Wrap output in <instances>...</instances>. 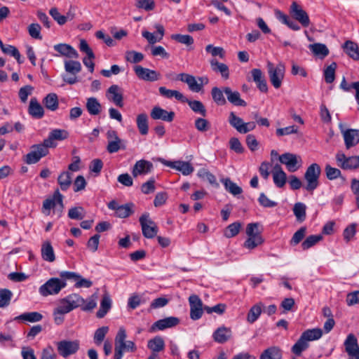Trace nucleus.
Masks as SVG:
<instances>
[{
  "label": "nucleus",
  "instance_id": "1",
  "mask_svg": "<svg viewBox=\"0 0 359 359\" xmlns=\"http://www.w3.org/2000/svg\"><path fill=\"white\" fill-rule=\"evenodd\" d=\"M127 337L126 330L121 327L119 328L115 337L114 359H121L124 351L134 352L136 346L132 341H126Z\"/></svg>",
  "mask_w": 359,
  "mask_h": 359
},
{
  "label": "nucleus",
  "instance_id": "2",
  "mask_svg": "<svg viewBox=\"0 0 359 359\" xmlns=\"http://www.w3.org/2000/svg\"><path fill=\"white\" fill-rule=\"evenodd\" d=\"M320 173L321 168L318 163H313L307 168L304 174V179L306 182L304 188L306 191L313 193L319 186Z\"/></svg>",
  "mask_w": 359,
  "mask_h": 359
},
{
  "label": "nucleus",
  "instance_id": "3",
  "mask_svg": "<svg viewBox=\"0 0 359 359\" xmlns=\"http://www.w3.org/2000/svg\"><path fill=\"white\" fill-rule=\"evenodd\" d=\"M62 195L58 190H56L53 198L46 199L43 203L42 212L46 215H50V210L53 209V212H57V216L60 217L62 209Z\"/></svg>",
  "mask_w": 359,
  "mask_h": 359
},
{
  "label": "nucleus",
  "instance_id": "4",
  "mask_svg": "<svg viewBox=\"0 0 359 359\" xmlns=\"http://www.w3.org/2000/svg\"><path fill=\"white\" fill-rule=\"evenodd\" d=\"M66 285L65 281L57 278H51L40 286L39 292L43 297L57 294Z\"/></svg>",
  "mask_w": 359,
  "mask_h": 359
},
{
  "label": "nucleus",
  "instance_id": "5",
  "mask_svg": "<svg viewBox=\"0 0 359 359\" xmlns=\"http://www.w3.org/2000/svg\"><path fill=\"white\" fill-rule=\"evenodd\" d=\"M267 69L271 84L275 88H279L284 78L285 65L280 62L275 67L272 62H268Z\"/></svg>",
  "mask_w": 359,
  "mask_h": 359
},
{
  "label": "nucleus",
  "instance_id": "6",
  "mask_svg": "<svg viewBox=\"0 0 359 359\" xmlns=\"http://www.w3.org/2000/svg\"><path fill=\"white\" fill-rule=\"evenodd\" d=\"M106 137L107 140V151L109 154L116 153L121 149H126V142L118 137L116 130H107Z\"/></svg>",
  "mask_w": 359,
  "mask_h": 359
},
{
  "label": "nucleus",
  "instance_id": "7",
  "mask_svg": "<svg viewBox=\"0 0 359 359\" xmlns=\"http://www.w3.org/2000/svg\"><path fill=\"white\" fill-rule=\"evenodd\" d=\"M143 236L147 238H154L158 231L156 224L150 218L149 214L145 212L139 219Z\"/></svg>",
  "mask_w": 359,
  "mask_h": 359
},
{
  "label": "nucleus",
  "instance_id": "8",
  "mask_svg": "<svg viewBox=\"0 0 359 359\" xmlns=\"http://www.w3.org/2000/svg\"><path fill=\"white\" fill-rule=\"evenodd\" d=\"M49 151L46 146L42 142L34 144L31 147V151L24 156V161L27 164H34L40 159L48 155Z\"/></svg>",
  "mask_w": 359,
  "mask_h": 359
},
{
  "label": "nucleus",
  "instance_id": "9",
  "mask_svg": "<svg viewBox=\"0 0 359 359\" xmlns=\"http://www.w3.org/2000/svg\"><path fill=\"white\" fill-rule=\"evenodd\" d=\"M335 160L337 166L343 170H355L359 168V155L346 156L343 152L338 151Z\"/></svg>",
  "mask_w": 359,
  "mask_h": 359
},
{
  "label": "nucleus",
  "instance_id": "10",
  "mask_svg": "<svg viewBox=\"0 0 359 359\" xmlns=\"http://www.w3.org/2000/svg\"><path fill=\"white\" fill-rule=\"evenodd\" d=\"M280 162L285 165L288 171L294 172L298 170L302 165L301 156L292 153H285L278 156Z\"/></svg>",
  "mask_w": 359,
  "mask_h": 359
},
{
  "label": "nucleus",
  "instance_id": "11",
  "mask_svg": "<svg viewBox=\"0 0 359 359\" xmlns=\"http://www.w3.org/2000/svg\"><path fill=\"white\" fill-rule=\"evenodd\" d=\"M79 346L80 344L78 340H62L57 343L58 353L65 358L75 354L79 349Z\"/></svg>",
  "mask_w": 359,
  "mask_h": 359
},
{
  "label": "nucleus",
  "instance_id": "12",
  "mask_svg": "<svg viewBox=\"0 0 359 359\" xmlns=\"http://www.w3.org/2000/svg\"><path fill=\"white\" fill-rule=\"evenodd\" d=\"M290 13L292 17L298 21L304 27H308L310 20L307 13L296 1H293L290 8Z\"/></svg>",
  "mask_w": 359,
  "mask_h": 359
},
{
  "label": "nucleus",
  "instance_id": "13",
  "mask_svg": "<svg viewBox=\"0 0 359 359\" xmlns=\"http://www.w3.org/2000/svg\"><path fill=\"white\" fill-rule=\"evenodd\" d=\"M190 306V318L193 320L200 319L203 313L204 306L199 297L196 294H192L189 297Z\"/></svg>",
  "mask_w": 359,
  "mask_h": 359
},
{
  "label": "nucleus",
  "instance_id": "14",
  "mask_svg": "<svg viewBox=\"0 0 359 359\" xmlns=\"http://www.w3.org/2000/svg\"><path fill=\"white\" fill-rule=\"evenodd\" d=\"M68 137L69 133L67 130L64 129H54L49 133L48 137L43 140V143L48 149L55 148L57 146V144L55 142V140L62 141L67 139Z\"/></svg>",
  "mask_w": 359,
  "mask_h": 359
},
{
  "label": "nucleus",
  "instance_id": "15",
  "mask_svg": "<svg viewBox=\"0 0 359 359\" xmlns=\"http://www.w3.org/2000/svg\"><path fill=\"white\" fill-rule=\"evenodd\" d=\"M134 72L140 79L147 81H156L161 77V74L156 71L144 68L140 65L135 66Z\"/></svg>",
  "mask_w": 359,
  "mask_h": 359
},
{
  "label": "nucleus",
  "instance_id": "16",
  "mask_svg": "<svg viewBox=\"0 0 359 359\" xmlns=\"http://www.w3.org/2000/svg\"><path fill=\"white\" fill-rule=\"evenodd\" d=\"M79 49L81 52L86 54V57L83 59V62L88 68L89 71L93 73L95 67L93 60L95 58V55L86 40H80Z\"/></svg>",
  "mask_w": 359,
  "mask_h": 359
},
{
  "label": "nucleus",
  "instance_id": "17",
  "mask_svg": "<svg viewBox=\"0 0 359 359\" xmlns=\"http://www.w3.org/2000/svg\"><path fill=\"white\" fill-rule=\"evenodd\" d=\"M344 344L349 358L357 356L356 359H359V345L353 334H349L347 336Z\"/></svg>",
  "mask_w": 359,
  "mask_h": 359
},
{
  "label": "nucleus",
  "instance_id": "18",
  "mask_svg": "<svg viewBox=\"0 0 359 359\" xmlns=\"http://www.w3.org/2000/svg\"><path fill=\"white\" fill-rule=\"evenodd\" d=\"M179 323L180 319L174 316L167 317L156 321L151 327V332L171 328L175 327Z\"/></svg>",
  "mask_w": 359,
  "mask_h": 359
},
{
  "label": "nucleus",
  "instance_id": "19",
  "mask_svg": "<svg viewBox=\"0 0 359 359\" xmlns=\"http://www.w3.org/2000/svg\"><path fill=\"white\" fill-rule=\"evenodd\" d=\"M151 117L154 120H162L167 122H171L175 117L173 111H168L160 107H154L150 113Z\"/></svg>",
  "mask_w": 359,
  "mask_h": 359
},
{
  "label": "nucleus",
  "instance_id": "20",
  "mask_svg": "<svg viewBox=\"0 0 359 359\" xmlns=\"http://www.w3.org/2000/svg\"><path fill=\"white\" fill-rule=\"evenodd\" d=\"M346 149H350L359 143V130L348 129L343 132Z\"/></svg>",
  "mask_w": 359,
  "mask_h": 359
},
{
  "label": "nucleus",
  "instance_id": "21",
  "mask_svg": "<svg viewBox=\"0 0 359 359\" xmlns=\"http://www.w3.org/2000/svg\"><path fill=\"white\" fill-rule=\"evenodd\" d=\"M155 28L157 31L156 34L151 33L148 31H143L142 33V36L146 39L150 44H154L156 42L161 41L165 34V29L163 25L156 24L155 25Z\"/></svg>",
  "mask_w": 359,
  "mask_h": 359
},
{
  "label": "nucleus",
  "instance_id": "22",
  "mask_svg": "<svg viewBox=\"0 0 359 359\" xmlns=\"http://www.w3.org/2000/svg\"><path fill=\"white\" fill-rule=\"evenodd\" d=\"M231 328L225 326L218 327L212 334L213 339L219 344H224L231 339Z\"/></svg>",
  "mask_w": 359,
  "mask_h": 359
},
{
  "label": "nucleus",
  "instance_id": "23",
  "mask_svg": "<svg viewBox=\"0 0 359 359\" xmlns=\"http://www.w3.org/2000/svg\"><path fill=\"white\" fill-rule=\"evenodd\" d=\"M153 164L151 162L146 160H140L135 163L132 170V174L134 177L142 174H147L151 172Z\"/></svg>",
  "mask_w": 359,
  "mask_h": 359
},
{
  "label": "nucleus",
  "instance_id": "24",
  "mask_svg": "<svg viewBox=\"0 0 359 359\" xmlns=\"http://www.w3.org/2000/svg\"><path fill=\"white\" fill-rule=\"evenodd\" d=\"M29 114L36 119L41 118L44 115V109L36 97L31 98L28 107Z\"/></svg>",
  "mask_w": 359,
  "mask_h": 359
},
{
  "label": "nucleus",
  "instance_id": "25",
  "mask_svg": "<svg viewBox=\"0 0 359 359\" xmlns=\"http://www.w3.org/2000/svg\"><path fill=\"white\" fill-rule=\"evenodd\" d=\"M54 49L61 55L69 58H78L77 51L70 45L67 43H59L54 46Z\"/></svg>",
  "mask_w": 359,
  "mask_h": 359
},
{
  "label": "nucleus",
  "instance_id": "26",
  "mask_svg": "<svg viewBox=\"0 0 359 359\" xmlns=\"http://www.w3.org/2000/svg\"><path fill=\"white\" fill-rule=\"evenodd\" d=\"M224 92L226 95L227 100L229 102L235 106L245 107L247 103L245 100L241 98V95L238 91H233L229 87H225Z\"/></svg>",
  "mask_w": 359,
  "mask_h": 359
},
{
  "label": "nucleus",
  "instance_id": "27",
  "mask_svg": "<svg viewBox=\"0 0 359 359\" xmlns=\"http://www.w3.org/2000/svg\"><path fill=\"white\" fill-rule=\"evenodd\" d=\"M165 164L180 171L184 175H190L194 170L191 163L185 161L168 162Z\"/></svg>",
  "mask_w": 359,
  "mask_h": 359
},
{
  "label": "nucleus",
  "instance_id": "28",
  "mask_svg": "<svg viewBox=\"0 0 359 359\" xmlns=\"http://www.w3.org/2000/svg\"><path fill=\"white\" fill-rule=\"evenodd\" d=\"M210 64L213 72L219 73L224 79H229V69L226 64L219 62L216 58L211 59Z\"/></svg>",
  "mask_w": 359,
  "mask_h": 359
},
{
  "label": "nucleus",
  "instance_id": "29",
  "mask_svg": "<svg viewBox=\"0 0 359 359\" xmlns=\"http://www.w3.org/2000/svg\"><path fill=\"white\" fill-rule=\"evenodd\" d=\"M283 351L276 346H272L265 349L260 355L259 359H281Z\"/></svg>",
  "mask_w": 359,
  "mask_h": 359
},
{
  "label": "nucleus",
  "instance_id": "30",
  "mask_svg": "<svg viewBox=\"0 0 359 359\" xmlns=\"http://www.w3.org/2000/svg\"><path fill=\"white\" fill-rule=\"evenodd\" d=\"M309 48L315 56H317L321 60L324 59L330 53V50L326 45L321 43L309 44Z\"/></svg>",
  "mask_w": 359,
  "mask_h": 359
},
{
  "label": "nucleus",
  "instance_id": "31",
  "mask_svg": "<svg viewBox=\"0 0 359 359\" xmlns=\"http://www.w3.org/2000/svg\"><path fill=\"white\" fill-rule=\"evenodd\" d=\"M342 48L344 52L353 60H359V47L358 44L352 41H346Z\"/></svg>",
  "mask_w": 359,
  "mask_h": 359
},
{
  "label": "nucleus",
  "instance_id": "32",
  "mask_svg": "<svg viewBox=\"0 0 359 359\" xmlns=\"http://www.w3.org/2000/svg\"><path fill=\"white\" fill-rule=\"evenodd\" d=\"M159 93L161 96L166 98L175 97L177 100L180 102L187 101V98L184 95L178 90L167 89L165 87L161 86L158 88Z\"/></svg>",
  "mask_w": 359,
  "mask_h": 359
},
{
  "label": "nucleus",
  "instance_id": "33",
  "mask_svg": "<svg viewBox=\"0 0 359 359\" xmlns=\"http://www.w3.org/2000/svg\"><path fill=\"white\" fill-rule=\"evenodd\" d=\"M111 299L107 293H105L100 302V309L97 311L96 316L99 318H102L105 316L107 312L111 308Z\"/></svg>",
  "mask_w": 359,
  "mask_h": 359
},
{
  "label": "nucleus",
  "instance_id": "34",
  "mask_svg": "<svg viewBox=\"0 0 359 359\" xmlns=\"http://www.w3.org/2000/svg\"><path fill=\"white\" fill-rule=\"evenodd\" d=\"M86 107L88 112L92 116L98 115L102 111L101 104L93 97L87 99Z\"/></svg>",
  "mask_w": 359,
  "mask_h": 359
},
{
  "label": "nucleus",
  "instance_id": "35",
  "mask_svg": "<svg viewBox=\"0 0 359 359\" xmlns=\"http://www.w3.org/2000/svg\"><path fill=\"white\" fill-rule=\"evenodd\" d=\"M147 346L152 351V353L157 354V353L164 350L165 341L163 337L156 336L148 341Z\"/></svg>",
  "mask_w": 359,
  "mask_h": 359
},
{
  "label": "nucleus",
  "instance_id": "36",
  "mask_svg": "<svg viewBox=\"0 0 359 359\" xmlns=\"http://www.w3.org/2000/svg\"><path fill=\"white\" fill-rule=\"evenodd\" d=\"M120 88L117 85H112L108 89V93L111 95L109 98L116 105L122 107L123 106V95L119 92Z\"/></svg>",
  "mask_w": 359,
  "mask_h": 359
},
{
  "label": "nucleus",
  "instance_id": "37",
  "mask_svg": "<svg viewBox=\"0 0 359 359\" xmlns=\"http://www.w3.org/2000/svg\"><path fill=\"white\" fill-rule=\"evenodd\" d=\"M41 257L47 262H53L55 259L53 248L49 241H46L41 246Z\"/></svg>",
  "mask_w": 359,
  "mask_h": 359
},
{
  "label": "nucleus",
  "instance_id": "38",
  "mask_svg": "<svg viewBox=\"0 0 359 359\" xmlns=\"http://www.w3.org/2000/svg\"><path fill=\"white\" fill-rule=\"evenodd\" d=\"M137 127L142 135H146L149 132L148 116L146 114H138L136 118Z\"/></svg>",
  "mask_w": 359,
  "mask_h": 359
},
{
  "label": "nucleus",
  "instance_id": "39",
  "mask_svg": "<svg viewBox=\"0 0 359 359\" xmlns=\"http://www.w3.org/2000/svg\"><path fill=\"white\" fill-rule=\"evenodd\" d=\"M72 173L69 171H63L57 177V182L62 191L67 190L72 184Z\"/></svg>",
  "mask_w": 359,
  "mask_h": 359
},
{
  "label": "nucleus",
  "instance_id": "40",
  "mask_svg": "<svg viewBox=\"0 0 359 359\" xmlns=\"http://www.w3.org/2000/svg\"><path fill=\"white\" fill-rule=\"evenodd\" d=\"M43 104L45 107L50 110L55 111L58 108V99L55 93L48 94L43 100Z\"/></svg>",
  "mask_w": 359,
  "mask_h": 359
},
{
  "label": "nucleus",
  "instance_id": "41",
  "mask_svg": "<svg viewBox=\"0 0 359 359\" xmlns=\"http://www.w3.org/2000/svg\"><path fill=\"white\" fill-rule=\"evenodd\" d=\"M323 335V331L320 328L309 329L302 334V337L306 341H311L319 339Z\"/></svg>",
  "mask_w": 359,
  "mask_h": 359
},
{
  "label": "nucleus",
  "instance_id": "42",
  "mask_svg": "<svg viewBox=\"0 0 359 359\" xmlns=\"http://www.w3.org/2000/svg\"><path fill=\"white\" fill-rule=\"evenodd\" d=\"M65 69L67 73L76 76L81 72V65L76 60H66L65 61Z\"/></svg>",
  "mask_w": 359,
  "mask_h": 359
},
{
  "label": "nucleus",
  "instance_id": "43",
  "mask_svg": "<svg viewBox=\"0 0 359 359\" xmlns=\"http://www.w3.org/2000/svg\"><path fill=\"white\" fill-rule=\"evenodd\" d=\"M262 304L259 303L251 307L247 316L248 323H253L259 318L262 313Z\"/></svg>",
  "mask_w": 359,
  "mask_h": 359
},
{
  "label": "nucleus",
  "instance_id": "44",
  "mask_svg": "<svg viewBox=\"0 0 359 359\" xmlns=\"http://www.w3.org/2000/svg\"><path fill=\"white\" fill-rule=\"evenodd\" d=\"M43 316L40 313L38 312H29L24 313L15 318V320H25L32 323L39 322L42 319Z\"/></svg>",
  "mask_w": 359,
  "mask_h": 359
},
{
  "label": "nucleus",
  "instance_id": "45",
  "mask_svg": "<svg viewBox=\"0 0 359 359\" xmlns=\"http://www.w3.org/2000/svg\"><path fill=\"white\" fill-rule=\"evenodd\" d=\"M309 342L301 336L297 341L292 346L291 350L294 354L300 355L303 351L309 348Z\"/></svg>",
  "mask_w": 359,
  "mask_h": 359
},
{
  "label": "nucleus",
  "instance_id": "46",
  "mask_svg": "<svg viewBox=\"0 0 359 359\" xmlns=\"http://www.w3.org/2000/svg\"><path fill=\"white\" fill-rule=\"evenodd\" d=\"M337 65L335 62H332L324 70V78L327 83H332L335 79V71Z\"/></svg>",
  "mask_w": 359,
  "mask_h": 359
},
{
  "label": "nucleus",
  "instance_id": "47",
  "mask_svg": "<svg viewBox=\"0 0 359 359\" xmlns=\"http://www.w3.org/2000/svg\"><path fill=\"white\" fill-rule=\"evenodd\" d=\"M184 102H187L189 107L194 111L195 113L199 114L202 115L203 116H206V109L203 104L198 100H189L187 98V101Z\"/></svg>",
  "mask_w": 359,
  "mask_h": 359
},
{
  "label": "nucleus",
  "instance_id": "48",
  "mask_svg": "<svg viewBox=\"0 0 359 359\" xmlns=\"http://www.w3.org/2000/svg\"><path fill=\"white\" fill-rule=\"evenodd\" d=\"M340 88L344 91H349L351 88H353L355 90V100L358 104L359 111V81L353 82L351 85H348L346 81L345 77H343L342 81L340 83Z\"/></svg>",
  "mask_w": 359,
  "mask_h": 359
},
{
  "label": "nucleus",
  "instance_id": "49",
  "mask_svg": "<svg viewBox=\"0 0 359 359\" xmlns=\"http://www.w3.org/2000/svg\"><path fill=\"white\" fill-rule=\"evenodd\" d=\"M65 299L67 300L73 310L76 308L81 306L85 303V299L78 294H72Z\"/></svg>",
  "mask_w": 359,
  "mask_h": 359
},
{
  "label": "nucleus",
  "instance_id": "50",
  "mask_svg": "<svg viewBox=\"0 0 359 359\" xmlns=\"http://www.w3.org/2000/svg\"><path fill=\"white\" fill-rule=\"evenodd\" d=\"M241 224L239 222H233L229 224L224 231V236L230 238L236 236L240 232Z\"/></svg>",
  "mask_w": 359,
  "mask_h": 359
},
{
  "label": "nucleus",
  "instance_id": "51",
  "mask_svg": "<svg viewBox=\"0 0 359 359\" xmlns=\"http://www.w3.org/2000/svg\"><path fill=\"white\" fill-rule=\"evenodd\" d=\"M229 122L230 125L238 133H242L244 121L241 118L237 116L233 111L229 114Z\"/></svg>",
  "mask_w": 359,
  "mask_h": 359
},
{
  "label": "nucleus",
  "instance_id": "52",
  "mask_svg": "<svg viewBox=\"0 0 359 359\" xmlns=\"http://www.w3.org/2000/svg\"><path fill=\"white\" fill-rule=\"evenodd\" d=\"M306 206L302 203H297L293 207V212L297 221L303 222L306 219Z\"/></svg>",
  "mask_w": 359,
  "mask_h": 359
},
{
  "label": "nucleus",
  "instance_id": "53",
  "mask_svg": "<svg viewBox=\"0 0 359 359\" xmlns=\"http://www.w3.org/2000/svg\"><path fill=\"white\" fill-rule=\"evenodd\" d=\"M323 239L321 235H311L308 236L302 243L301 246L303 250H306L314 246L316 243Z\"/></svg>",
  "mask_w": 359,
  "mask_h": 359
},
{
  "label": "nucleus",
  "instance_id": "54",
  "mask_svg": "<svg viewBox=\"0 0 359 359\" xmlns=\"http://www.w3.org/2000/svg\"><path fill=\"white\" fill-rule=\"evenodd\" d=\"M205 51L210 53L213 58L219 57L221 59H224L226 55V52L222 47L214 46L212 44L206 46Z\"/></svg>",
  "mask_w": 359,
  "mask_h": 359
},
{
  "label": "nucleus",
  "instance_id": "55",
  "mask_svg": "<svg viewBox=\"0 0 359 359\" xmlns=\"http://www.w3.org/2000/svg\"><path fill=\"white\" fill-rule=\"evenodd\" d=\"M225 189L231 194L236 196L242 193V189L230 179L226 178L222 180Z\"/></svg>",
  "mask_w": 359,
  "mask_h": 359
},
{
  "label": "nucleus",
  "instance_id": "56",
  "mask_svg": "<svg viewBox=\"0 0 359 359\" xmlns=\"http://www.w3.org/2000/svg\"><path fill=\"white\" fill-rule=\"evenodd\" d=\"M13 297L12 292L8 289L0 290V308H5L10 304Z\"/></svg>",
  "mask_w": 359,
  "mask_h": 359
},
{
  "label": "nucleus",
  "instance_id": "57",
  "mask_svg": "<svg viewBox=\"0 0 359 359\" xmlns=\"http://www.w3.org/2000/svg\"><path fill=\"white\" fill-rule=\"evenodd\" d=\"M197 175L203 180H207L212 185H215V187L219 186L215 176L206 169L203 168L199 170Z\"/></svg>",
  "mask_w": 359,
  "mask_h": 359
},
{
  "label": "nucleus",
  "instance_id": "58",
  "mask_svg": "<svg viewBox=\"0 0 359 359\" xmlns=\"http://www.w3.org/2000/svg\"><path fill=\"white\" fill-rule=\"evenodd\" d=\"M133 203L121 205L118 211L116 212V215L120 218H126L133 213Z\"/></svg>",
  "mask_w": 359,
  "mask_h": 359
},
{
  "label": "nucleus",
  "instance_id": "59",
  "mask_svg": "<svg viewBox=\"0 0 359 359\" xmlns=\"http://www.w3.org/2000/svg\"><path fill=\"white\" fill-rule=\"evenodd\" d=\"M325 172L327 178L330 180H334L341 176V172L337 168L332 167L327 164L325 168Z\"/></svg>",
  "mask_w": 359,
  "mask_h": 359
},
{
  "label": "nucleus",
  "instance_id": "60",
  "mask_svg": "<svg viewBox=\"0 0 359 359\" xmlns=\"http://www.w3.org/2000/svg\"><path fill=\"white\" fill-rule=\"evenodd\" d=\"M263 242L264 239L262 236L248 237L244 243V247L252 250L261 245Z\"/></svg>",
  "mask_w": 359,
  "mask_h": 359
},
{
  "label": "nucleus",
  "instance_id": "61",
  "mask_svg": "<svg viewBox=\"0 0 359 359\" xmlns=\"http://www.w3.org/2000/svg\"><path fill=\"white\" fill-rule=\"evenodd\" d=\"M224 90H222L217 87H214L212 88L211 94L213 100L218 105H224L226 104V100L223 95Z\"/></svg>",
  "mask_w": 359,
  "mask_h": 359
},
{
  "label": "nucleus",
  "instance_id": "62",
  "mask_svg": "<svg viewBox=\"0 0 359 359\" xmlns=\"http://www.w3.org/2000/svg\"><path fill=\"white\" fill-rule=\"evenodd\" d=\"M126 60L131 63H138L143 60L144 55L135 50H128L126 53Z\"/></svg>",
  "mask_w": 359,
  "mask_h": 359
},
{
  "label": "nucleus",
  "instance_id": "63",
  "mask_svg": "<svg viewBox=\"0 0 359 359\" xmlns=\"http://www.w3.org/2000/svg\"><path fill=\"white\" fill-rule=\"evenodd\" d=\"M2 51L8 55L14 57L19 64H22L23 60H21V55L19 50L13 46L6 45Z\"/></svg>",
  "mask_w": 359,
  "mask_h": 359
},
{
  "label": "nucleus",
  "instance_id": "64",
  "mask_svg": "<svg viewBox=\"0 0 359 359\" xmlns=\"http://www.w3.org/2000/svg\"><path fill=\"white\" fill-rule=\"evenodd\" d=\"M273 183L278 188H283L287 182V175L285 172L273 173Z\"/></svg>",
  "mask_w": 359,
  "mask_h": 359
}]
</instances>
